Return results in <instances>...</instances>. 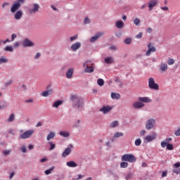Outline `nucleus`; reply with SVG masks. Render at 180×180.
<instances>
[{
	"mask_svg": "<svg viewBox=\"0 0 180 180\" xmlns=\"http://www.w3.org/2000/svg\"><path fill=\"white\" fill-rule=\"evenodd\" d=\"M51 94H53V91H51V90H47V91H43V92L41 93V96L47 97V96H49V95H51Z\"/></svg>",
	"mask_w": 180,
	"mask_h": 180,
	"instance_id": "24",
	"label": "nucleus"
},
{
	"mask_svg": "<svg viewBox=\"0 0 180 180\" xmlns=\"http://www.w3.org/2000/svg\"><path fill=\"white\" fill-rule=\"evenodd\" d=\"M74 74V69L70 68L66 72V77L68 79L72 78V75Z\"/></svg>",
	"mask_w": 180,
	"mask_h": 180,
	"instance_id": "21",
	"label": "nucleus"
},
{
	"mask_svg": "<svg viewBox=\"0 0 180 180\" xmlns=\"http://www.w3.org/2000/svg\"><path fill=\"white\" fill-rule=\"evenodd\" d=\"M61 105H63V101L58 100L54 102L52 106L53 108H56V109H58V106H61Z\"/></svg>",
	"mask_w": 180,
	"mask_h": 180,
	"instance_id": "23",
	"label": "nucleus"
},
{
	"mask_svg": "<svg viewBox=\"0 0 180 180\" xmlns=\"http://www.w3.org/2000/svg\"><path fill=\"white\" fill-rule=\"evenodd\" d=\"M14 120H15V114H11V115L8 117L7 122L11 123V122H13Z\"/></svg>",
	"mask_w": 180,
	"mask_h": 180,
	"instance_id": "35",
	"label": "nucleus"
},
{
	"mask_svg": "<svg viewBox=\"0 0 180 180\" xmlns=\"http://www.w3.org/2000/svg\"><path fill=\"white\" fill-rule=\"evenodd\" d=\"M112 99H120V94L117 93H111Z\"/></svg>",
	"mask_w": 180,
	"mask_h": 180,
	"instance_id": "26",
	"label": "nucleus"
},
{
	"mask_svg": "<svg viewBox=\"0 0 180 180\" xmlns=\"http://www.w3.org/2000/svg\"><path fill=\"white\" fill-rule=\"evenodd\" d=\"M53 137H56V133L50 132L46 137L47 141H50Z\"/></svg>",
	"mask_w": 180,
	"mask_h": 180,
	"instance_id": "25",
	"label": "nucleus"
},
{
	"mask_svg": "<svg viewBox=\"0 0 180 180\" xmlns=\"http://www.w3.org/2000/svg\"><path fill=\"white\" fill-rule=\"evenodd\" d=\"M129 163L127 162H122L120 163V168H127Z\"/></svg>",
	"mask_w": 180,
	"mask_h": 180,
	"instance_id": "33",
	"label": "nucleus"
},
{
	"mask_svg": "<svg viewBox=\"0 0 180 180\" xmlns=\"http://www.w3.org/2000/svg\"><path fill=\"white\" fill-rule=\"evenodd\" d=\"M70 101L73 103L74 108H82L84 106V100L77 96V95H72L70 96Z\"/></svg>",
	"mask_w": 180,
	"mask_h": 180,
	"instance_id": "1",
	"label": "nucleus"
},
{
	"mask_svg": "<svg viewBox=\"0 0 180 180\" xmlns=\"http://www.w3.org/2000/svg\"><path fill=\"white\" fill-rule=\"evenodd\" d=\"M125 44H131V38H126L124 41Z\"/></svg>",
	"mask_w": 180,
	"mask_h": 180,
	"instance_id": "40",
	"label": "nucleus"
},
{
	"mask_svg": "<svg viewBox=\"0 0 180 180\" xmlns=\"http://www.w3.org/2000/svg\"><path fill=\"white\" fill-rule=\"evenodd\" d=\"M66 165H68V167H70V168H75V167L77 166V163L72 160L66 163Z\"/></svg>",
	"mask_w": 180,
	"mask_h": 180,
	"instance_id": "22",
	"label": "nucleus"
},
{
	"mask_svg": "<svg viewBox=\"0 0 180 180\" xmlns=\"http://www.w3.org/2000/svg\"><path fill=\"white\" fill-rule=\"evenodd\" d=\"M165 141L169 144V141H172V138L166 139Z\"/></svg>",
	"mask_w": 180,
	"mask_h": 180,
	"instance_id": "57",
	"label": "nucleus"
},
{
	"mask_svg": "<svg viewBox=\"0 0 180 180\" xmlns=\"http://www.w3.org/2000/svg\"><path fill=\"white\" fill-rule=\"evenodd\" d=\"M174 174H176V175H179L180 174V169H173Z\"/></svg>",
	"mask_w": 180,
	"mask_h": 180,
	"instance_id": "48",
	"label": "nucleus"
},
{
	"mask_svg": "<svg viewBox=\"0 0 180 180\" xmlns=\"http://www.w3.org/2000/svg\"><path fill=\"white\" fill-rule=\"evenodd\" d=\"M122 161H127L128 162H136V157L133 154H124L122 156Z\"/></svg>",
	"mask_w": 180,
	"mask_h": 180,
	"instance_id": "2",
	"label": "nucleus"
},
{
	"mask_svg": "<svg viewBox=\"0 0 180 180\" xmlns=\"http://www.w3.org/2000/svg\"><path fill=\"white\" fill-rule=\"evenodd\" d=\"M175 136H176L177 137L180 136V129L179 128L175 131Z\"/></svg>",
	"mask_w": 180,
	"mask_h": 180,
	"instance_id": "50",
	"label": "nucleus"
},
{
	"mask_svg": "<svg viewBox=\"0 0 180 180\" xmlns=\"http://www.w3.org/2000/svg\"><path fill=\"white\" fill-rule=\"evenodd\" d=\"M8 5H9V3L5 2V3H4V4H2V8H3L4 9H5V8H6V6H8Z\"/></svg>",
	"mask_w": 180,
	"mask_h": 180,
	"instance_id": "53",
	"label": "nucleus"
},
{
	"mask_svg": "<svg viewBox=\"0 0 180 180\" xmlns=\"http://www.w3.org/2000/svg\"><path fill=\"white\" fill-rule=\"evenodd\" d=\"M119 137H123V133H122V132H116L114 134V136H113L114 139H117Z\"/></svg>",
	"mask_w": 180,
	"mask_h": 180,
	"instance_id": "34",
	"label": "nucleus"
},
{
	"mask_svg": "<svg viewBox=\"0 0 180 180\" xmlns=\"http://www.w3.org/2000/svg\"><path fill=\"white\" fill-rule=\"evenodd\" d=\"M21 151H22V153H27V148H26V146H22L21 148Z\"/></svg>",
	"mask_w": 180,
	"mask_h": 180,
	"instance_id": "52",
	"label": "nucleus"
},
{
	"mask_svg": "<svg viewBox=\"0 0 180 180\" xmlns=\"http://www.w3.org/2000/svg\"><path fill=\"white\" fill-rule=\"evenodd\" d=\"M154 124H155V120L154 119H149L146 124V130H151L154 127Z\"/></svg>",
	"mask_w": 180,
	"mask_h": 180,
	"instance_id": "5",
	"label": "nucleus"
},
{
	"mask_svg": "<svg viewBox=\"0 0 180 180\" xmlns=\"http://www.w3.org/2000/svg\"><path fill=\"white\" fill-rule=\"evenodd\" d=\"M133 108L134 109H141V108H144V104L141 102L136 101L133 103Z\"/></svg>",
	"mask_w": 180,
	"mask_h": 180,
	"instance_id": "17",
	"label": "nucleus"
},
{
	"mask_svg": "<svg viewBox=\"0 0 180 180\" xmlns=\"http://www.w3.org/2000/svg\"><path fill=\"white\" fill-rule=\"evenodd\" d=\"M167 150H174V146H172V144L167 143Z\"/></svg>",
	"mask_w": 180,
	"mask_h": 180,
	"instance_id": "46",
	"label": "nucleus"
},
{
	"mask_svg": "<svg viewBox=\"0 0 180 180\" xmlns=\"http://www.w3.org/2000/svg\"><path fill=\"white\" fill-rule=\"evenodd\" d=\"M22 16H23V12H22V11H17L14 15V18L16 20H20Z\"/></svg>",
	"mask_w": 180,
	"mask_h": 180,
	"instance_id": "20",
	"label": "nucleus"
},
{
	"mask_svg": "<svg viewBox=\"0 0 180 180\" xmlns=\"http://www.w3.org/2000/svg\"><path fill=\"white\" fill-rule=\"evenodd\" d=\"M135 146H136L137 147L141 146V139H138L135 140Z\"/></svg>",
	"mask_w": 180,
	"mask_h": 180,
	"instance_id": "37",
	"label": "nucleus"
},
{
	"mask_svg": "<svg viewBox=\"0 0 180 180\" xmlns=\"http://www.w3.org/2000/svg\"><path fill=\"white\" fill-rule=\"evenodd\" d=\"M167 172H162V178H165V176H167Z\"/></svg>",
	"mask_w": 180,
	"mask_h": 180,
	"instance_id": "60",
	"label": "nucleus"
},
{
	"mask_svg": "<svg viewBox=\"0 0 180 180\" xmlns=\"http://www.w3.org/2000/svg\"><path fill=\"white\" fill-rule=\"evenodd\" d=\"M4 63H8V59L4 58H0V64H3Z\"/></svg>",
	"mask_w": 180,
	"mask_h": 180,
	"instance_id": "44",
	"label": "nucleus"
},
{
	"mask_svg": "<svg viewBox=\"0 0 180 180\" xmlns=\"http://www.w3.org/2000/svg\"><path fill=\"white\" fill-rule=\"evenodd\" d=\"M79 49H81V42H76L71 45V49L73 51H77Z\"/></svg>",
	"mask_w": 180,
	"mask_h": 180,
	"instance_id": "16",
	"label": "nucleus"
},
{
	"mask_svg": "<svg viewBox=\"0 0 180 180\" xmlns=\"http://www.w3.org/2000/svg\"><path fill=\"white\" fill-rule=\"evenodd\" d=\"M88 63H90L89 60L86 61L84 64H83V67H86L85 70H84V72H86L88 74H91V72H94V67L91 66L89 67V65H87Z\"/></svg>",
	"mask_w": 180,
	"mask_h": 180,
	"instance_id": "6",
	"label": "nucleus"
},
{
	"mask_svg": "<svg viewBox=\"0 0 180 180\" xmlns=\"http://www.w3.org/2000/svg\"><path fill=\"white\" fill-rule=\"evenodd\" d=\"M104 34H105V32H97L95 36L92 37L90 39V40H89L90 43H94V42L96 41V40H98L99 39V37H102V36H103Z\"/></svg>",
	"mask_w": 180,
	"mask_h": 180,
	"instance_id": "9",
	"label": "nucleus"
},
{
	"mask_svg": "<svg viewBox=\"0 0 180 180\" xmlns=\"http://www.w3.org/2000/svg\"><path fill=\"white\" fill-rule=\"evenodd\" d=\"M148 51H146V53L147 56H151V53H155V51H157V49H155V47L152 46L151 44H148Z\"/></svg>",
	"mask_w": 180,
	"mask_h": 180,
	"instance_id": "11",
	"label": "nucleus"
},
{
	"mask_svg": "<svg viewBox=\"0 0 180 180\" xmlns=\"http://www.w3.org/2000/svg\"><path fill=\"white\" fill-rule=\"evenodd\" d=\"M54 168H56V167H52L49 169L46 170L45 171L46 175H50V174H51V172L54 169Z\"/></svg>",
	"mask_w": 180,
	"mask_h": 180,
	"instance_id": "36",
	"label": "nucleus"
},
{
	"mask_svg": "<svg viewBox=\"0 0 180 180\" xmlns=\"http://www.w3.org/2000/svg\"><path fill=\"white\" fill-rule=\"evenodd\" d=\"M118 126H119V122L118 121H113L110 124V129H113L115 127H117Z\"/></svg>",
	"mask_w": 180,
	"mask_h": 180,
	"instance_id": "27",
	"label": "nucleus"
},
{
	"mask_svg": "<svg viewBox=\"0 0 180 180\" xmlns=\"http://www.w3.org/2000/svg\"><path fill=\"white\" fill-rule=\"evenodd\" d=\"M157 4H158V0H150L148 3L149 11H151L155 6H157Z\"/></svg>",
	"mask_w": 180,
	"mask_h": 180,
	"instance_id": "14",
	"label": "nucleus"
},
{
	"mask_svg": "<svg viewBox=\"0 0 180 180\" xmlns=\"http://www.w3.org/2000/svg\"><path fill=\"white\" fill-rule=\"evenodd\" d=\"M41 56L40 53H37L36 56H34L35 60L39 59V58Z\"/></svg>",
	"mask_w": 180,
	"mask_h": 180,
	"instance_id": "54",
	"label": "nucleus"
},
{
	"mask_svg": "<svg viewBox=\"0 0 180 180\" xmlns=\"http://www.w3.org/2000/svg\"><path fill=\"white\" fill-rule=\"evenodd\" d=\"M136 39H141V37H143V33L139 32L136 36Z\"/></svg>",
	"mask_w": 180,
	"mask_h": 180,
	"instance_id": "49",
	"label": "nucleus"
},
{
	"mask_svg": "<svg viewBox=\"0 0 180 180\" xmlns=\"http://www.w3.org/2000/svg\"><path fill=\"white\" fill-rule=\"evenodd\" d=\"M131 178H133V174H131V173H128V174L125 176V179H126V180L131 179Z\"/></svg>",
	"mask_w": 180,
	"mask_h": 180,
	"instance_id": "39",
	"label": "nucleus"
},
{
	"mask_svg": "<svg viewBox=\"0 0 180 180\" xmlns=\"http://www.w3.org/2000/svg\"><path fill=\"white\" fill-rule=\"evenodd\" d=\"M78 39V35H75L70 37V41H74V40H77Z\"/></svg>",
	"mask_w": 180,
	"mask_h": 180,
	"instance_id": "47",
	"label": "nucleus"
},
{
	"mask_svg": "<svg viewBox=\"0 0 180 180\" xmlns=\"http://www.w3.org/2000/svg\"><path fill=\"white\" fill-rule=\"evenodd\" d=\"M167 145L168 143L165 141L161 142V147H162V148H165V147H167Z\"/></svg>",
	"mask_w": 180,
	"mask_h": 180,
	"instance_id": "45",
	"label": "nucleus"
},
{
	"mask_svg": "<svg viewBox=\"0 0 180 180\" xmlns=\"http://www.w3.org/2000/svg\"><path fill=\"white\" fill-rule=\"evenodd\" d=\"M22 45L23 47H33V46H34V43H33L29 39H25L22 42Z\"/></svg>",
	"mask_w": 180,
	"mask_h": 180,
	"instance_id": "10",
	"label": "nucleus"
},
{
	"mask_svg": "<svg viewBox=\"0 0 180 180\" xmlns=\"http://www.w3.org/2000/svg\"><path fill=\"white\" fill-rule=\"evenodd\" d=\"M148 86L150 89H153L154 91H158V89H160V86H158V84L155 83L153 77L148 79Z\"/></svg>",
	"mask_w": 180,
	"mask_h": 180,
	"instance_id": "3",
	"label": "nucleus"
},
{
	"mask_svg": "<svg viewBox=\"0 0 180 180\" xmlns=\"http://www.w3.org/2000/svg\"><path fill=\"white\" fill-rule=\"evenodd\" d=\"M80 123H81V120H77V122L75 124V127H79Z\"/></svg>",
	"mask_w": 180,
	"mask_h": 180,
	"instance_id": "58",
	"label": "nucleus"
},
{
	"mask_svg": "<svg viewBox=\"0 0 180 180\" xmlns=\"http://www.w3.org/2000/svg\"><path fill=\"white\" fill-rule=\"evenodd\" d=\"M47 162V158H44L40 160V162Z\"/></svg>",
	"mask_w": 180,
	"mask_h": 180,
	"instance_id": "63",
	"label": "nucleus"
},
{
	"mask_svg": "<svg viewBox=\"0 0 180 180\" xmlns=\"http://www.w3.org/2000/svg\"><path fill=\"white\" fill-rule=\"evenodd\" d=\"M71 148H72V145H70L62 153V157L63 158H65L68 155H70L71 154Z\"/></svg>",
	"mask_w": 180,
	"mask_h": 180,
	"instance_id": "12",
	"label": "nucleus"
},
{
	"mask_svg": "<svg viewBox=\"0 0 180 180\" xmlns=\"http://www.w3.org/2000/svg\"><path fill=\"white\" fill-rule=\"evenodd\" d=\"M97 84L99 85V86H103V85H105V81H103L102 79H98L97 80Z\"/></svg>",
	"mask_w": 180,
	"mask_h": 180,
	"instance_id": "32",
	"label": "nucleus"
},
{
	"mask_svg": "<svg viewBox=\"0 0 180 180\" xmlns=\"http://www.w3.org/2000/svg\"><path fill=\"white\" fill-rule=\"evenodd\" d=\"M112 108L108 105V106H103L100 109V112H103L104 115H106L107 113H109L110 110H112Z\"/></svg>",
	"mask_w": 180,
	"mask_h": 180,
	"instance_id": "15",
	"label": "nucleus"
},
{
	"mask_svg": "<svg viewBox=\"0 0 180 180\" xmlns=\"http://www.w3.org/2000/svg\"><path fill=\"white\" fill-rule=\"evenodd\" d=\"M123 26H124L123 21L120 20L116 22V27H117V29H122V27H123Z\"/></svg>",
	"mask_w": 180,
	"mask_h": 180,
	"instance_id": "28",
	"label": "nucleus"
},
{
	"mask_svg": "<svg viewBox=\"0 0 180 180\" xmlns=\"http://www.w3.org/2000/svg\"><path fill=\"white\" fill-rule=\"evenodd\" d=\"M34 101L33 99H29V100H27L25 102L26 103H33Z\"/></svg>",
	"mask_w": 180,
	"mask_h": 180,
	"instance_id": "62",
	"label": "nucleus"
},
{
	"mask_svg": "<svg viewBox=\"0 0 180 180\" xmlns=\"http://www.w3.org/2000/svg\"><path fill=\"white\" fill-rule=\"evenodd\" d=\"M156 137H157V134H153V135H151V136H147L146 138H145V140L146 141H148V143H150V142H151V141H153V140H155V139H156Z\"/></svg>",
	"mask_w": 180,
	"mask_h": 180,
	"instance_id": "19",
	"label": "nucleus"
},
{
	"mask_svg": "<svg viewBox=\"0 0 180 180\" xmlns=\"http://www.w3.org/2000/svg\"><path fill=\"white\" fill-rule=\"evenodd\" d=\"M4 51H10V53H12L13 51V46H7L4 49Z\"/></svg>",
	"mask_w": 180,
	"mask_h": 180,
	"instance_id": "30",
	"label": "nucleus"
},
{
	"mask_svg": "<svg viewBox=\"0 0 180 180\" xmlns=\"http://www.w3.org/2000/svg\"><path fill=\"white\" fill-rule=\"evenodd\" d=\"M167 64L169 65H172L173 64H175V60L172 58H169L168 60H167Z\"/></svg>",
	"mask_w": 180,
	"mask_h": 180,
	"instance_id": "41",
	"label": "nucleus"
},
{
	"mask_svg": "<svg viewBox=\"0 0 180 180\" xmlns=\"http://www.w3.org/2000/svg\"><path fill=\"white\" fill-rule=\"evenodd\" d=\"M60 136H62L63 137H70V133L68 131H60Z\"/></svg>",
	"mask_w": 180,
	"mask_h": 180,
	"instance_id": "31",
	"label": "nucleus"
},
{
	"mask_svg": "<svg viewBox=\"0 0 180 180\" xmlns=\"http://www.w3.org/2000/svg\"><path fill=\"white\" fill-rule=\"evenodd\" d=\"M48 144L51 146L49 148V151H51V150H54V148H56V144L53 143V142H49Z\"/></svg>",
	"mask_w": 180,
	"mask_h": 180,
	"instance_id": "38",
	"label": "nucleus"
},
{
	"mask_svg": "<svg viewBox=\"0 0 180 180\" xmlns=\"http://www.w3.org/2000/svg\"><path fill=\"white\" fill-rule=\"evenodd\" d=\"M89 23H91V20H89V18H88V17H86L84 20V24L88 25Z\"/></svg>",
	"mask_w": 180,
	"mask_h": 180,
	"instance_id": "42",
	"label": "nucleus"
},
{
	"mask_svg": "<svg viewBox=\"0 0 180 180\" xmlns=\"http://www.w3.org/2000/svg\"><path fill=\"white\" fill-rule=\"evenodd\" d=\"M159 71L162 74L168 71V65L166 63L162 62L159 65Z\"/></svg>",
	"mask_w": 180,
	"mask_h": 180,
	"instance_id": "7",
	"label": "nucleus"
},
{
	"mask_svg": "<svg viewBox=\"0 0 180 180\" xmlns=\"http://www.w3.org/2000/svg\"><path fill=\"white\" fill-rule=\"evenodd\" d=\"M140 134L141 136H144V134H146V130H141Z\"/></svg>",
	"mask_w": 180,
	"mask_h": 180,
	"instance_id": "64",
	"label": "nucleus"
},
{
	"mask_svg": "<svg viewBox=\"0 0 180 180\" xmlns=\"http://www.w3.org/2000/svg\"><path fill=\"white\" fill-rule=\"evenodd\" d=\"M146 32L148 33H152L153 32V28L151 27H148L147 30H146Z\"/></svg>",
	"mask_w": 180,
	"mask_h": 180,
	"instance_id": "56",
	"label": "nucleus"
},
{
	"mask_svg": "<svg viewBox=\"0 0 180 180\" xmlns=\"http://www.w3.org/2000/svg\"><path fill=\"white\" fill-rule=\"evenodd\" d=\"M33 8H30L28 12L30 15H33V13H36L37 12H39V9H40V6L37 4H34L32 5Z\"/></svg>",
	"mask_w": 180,
	"mask_h": 180,
	"instance_id": "8",
	"label": "nucleus"
},
{
	"mask_svg": "<svg viewBox=\"0 0 180 180\" xmlns=\"http://www.w3.org/2000/svg\"><path fill=\"white\" fill-rule=\"evenodd\" d=\"M11 150H4V155H9V154H11Z\"/></svg>",
	"mask_w": 180,
	"mask_h": 180,
	"instance_id": "51",
	"label": "nucleus"
},
{
	"mask_svg": "<svg viewBox=\"0 0 180 180\" xmlns=\"http://www.w3.org/2000/svg\"><path fill=\"white\" fill-rule=\"evenodd\" d=\"M174 167L175 168H179V167H180V162H176V163H175V164L174 165Z\"/></svg>",
	"mask_w": 180,
	"mask_h": 180,
	"instance_id": "59",
	"label": "nucleus"
},
{
	"mask_svg": "<svg viewBox=\"0 0 180 180\" xmlns=\"http://www.w3.org/2000/svg\"><path fill=\"white\" fill-rule=\"evenodd\" d=\"M134 25H136V26H139L140 25V19L136 18L134 20Z\"/></svg>",
	"mask_w": 180,
	"mask_h": 180,
	"instance_id": "43",
	"label": "nucleus"
},
{
	"mask_svg": "<svg viewBox=\"0 0 180 180\" xmlns=\"http://www.w3.org/2000/svg\"><path fill=\"white\" fill-rule=\"evenodd\" d=\"M33 134H34V130L30 129L20 134V139H22V140H25L26 139H30V137H32Z\"/></svg>",
	"mask_w": 180,
	"mask_h": 180,
	"instance_id": "4",
	"label": "nucleus"
},
{
	"mask_svg": "<svg viewBox=\"0 0 180 180\" xmlns=\"http://www.w3.org/2000/svg\"><path fill=\"white\" fill-rule=\"evenodd\" d=\"M17 35L15 34H13L11 35V41H13V40H15V39H16Z\"/></svg>",
	"mask_w": 180,
	"mask_h": 180,
	"instance_id": "55",
	"label": "nucleus"
},
{
	"mask_svg": "<svg viewBox=\"0 0 180 180\" xmlns=\"http://www.w3.org/2000/svg\"><path fill=\"white\" fill-rule=\"evenodd\" d=\"M15 176V173L14 172H11V174L9 176V179H12Z\"/></svg>",
	"mask_w": 180,
	"mask_h": 180,
	"instance_id": "61",
	"label": "nucleus"
},
{
	"mask_svg": "<svg viewBox=\"0 0 180 180\" xmlns=\"http://www.w3.org/2000/svg\"><path fill=\"white\" fill-rule=\"evenodd\" d=\"M105 63H106V64H112V63H113V58L112 57L105 58Z\"/></svg>",
	"mask_w": 180,
	"mask_h": 180,
	"instance_id": "29",
	"label": "nucleus"
},
{
	"mask_svg": "<svg viewBox=\"0 0 180 180\" xmlns=\"http://www.w3.org/2000/svg\"><path fill=\"white\" fill-rule=\"evenodd\" d=\"M138 101L143 102V103H149L151 102V98L148 97H139Z\"/></svg>",
	"mask_w": 180,
	"mask_h": 180,
	"instance_id": "18",
	"label": "nucleus"
},
{
	"mask_svg": "<svg viewBox=\"0 0 180 180\" xmlns=\"http://www.w3.org/2000/svg\"><path fill=\"white\" fill-rule=\"evenodd\" d=\"M20 6H21V4L19 2L15 3L14 4H13L11 8V13H15V12H16L19 9V8H20Z\"/></svg>",
	"mask_w": 180,
	"mask_h": 180,
	"instance_id": "13",
	"label": "nucleus"
}]
</instances>
